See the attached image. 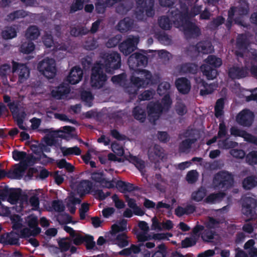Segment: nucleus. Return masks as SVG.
Returning <instances> with one entry per match:
<instances>
[{"label":"nucleus","mask_w":257,"mask_h":257,"mask_svg":"<svg viewBox=\"0 0 257 257\" xmlns=\"http://www.w3.org/2000/svg\"><path fill=\"white\" fill-rule=\"evenodd\" d=\"M116 187L119 191L122 193L126 192H131L134 190H137L133 184L126 182L121 180H118L116 183Z\"/></svg>","instance_id":"bb28decb"},{"label":"nucleus","mask_w":257,"mask_h":257,"mask_svg":"<svg viewBox=\"0 0 257 257\" xmlns=\"http://www.w3.org/2000/svg\"><path fill=\"white\" fill-rule=\"evenodd\" d=\"M92 188V183L89 180H83L78 185V189L80 192L89 191Z\"/></svg>","instance_id":"a18cd8bd"},{"label":"nucleus","mask_w":257,"mask_h":257,"mask_svg":"<svg viewBox=\"0 0 257 257\" xmlns=\"http://www.w3.org/2000/svg\"><path fill=\"white\" fill-rule=\"evenodd\" d=\"M126 79V75L125 73L123 72L120 74L113 76L111 78V80L114 84L120 85L124 83Z\"/></svg>","instance_id":"de8ad7c7"},{"label":"nucleus","mask_w":257,"mask_h":257,"mask_svg":"<svg viewBox=\"0 0 257 257\" xmlns=\"http://www.w3.org/2000/svg\"><path fill=\"white\" fill-rule=\"evenodd\" d=\"M162 105L164 108V111H168L171 107L172 100L168 94H165L162 99Z\"/></svg>","instance_id":"052dcab7"},{"label":"nucleus","mask_w":257,"mask_h":257,"mask_svg":"<svg viewBox=\"0 0 257 257\" xmlns=\"http://www.w3.org/2000/svg\"><path fill=\"white\" fill-rule=\"evenodd\" d=\"M27 15V13L23 10L16 11L9 15V19L12 21L15 20L16 19L20 18H24Z\"/></svg>","instance_id":"680f3d73"},{"label":"nucleus","mask_w":257,"mask_h":257,"mask_svg":"<svg viewBox=\"0 0 257 257\" xmlns=\"http://www.w3.org/2000/svg\"><path fill=\"white\" fill-rule=\"evenodd\" d=\"M147 109L150 121L154 123L159 119L164 111L162 104L158 101L150 102L147 106Z\"/></svg>","instance_id":"9b49d317"},{"label":"nucleus","mask_w":257,"mask_h":257,"mask_svg":"<svg viewBox=\"0 0 257 257\" xmlns=\"http://www.w3.org/2000/svg\"><path fill=\"white\" fill-rule=\"evenodd\" d=\"M130 161L140 171L143 170L145 168V162L136 156H130Z\"/></svg>","instance_id":"49530a36"},{"label":"nucleus","mask_w":257,"mask_h":257,"mask_svg":"<svg viewBox=\"0 0 257 257\" xmlns=\"http://www.w3.org/2000/svg\"><path fill=\"white\" fill-rule=\"evenodd\" d=\"M247 33L239 34L236 39V48L240 50L245 51L247 49L249 45V41L247 37Z\"/></svg>","instance_id":"a878e982"},{"label":"nucleus","mask_w":257,"mask_h":257,"mask_svg":"<svg viewBox=\"0 0 257 257\" xmlns=\"http://www.w3.org/2000/svg\"><path fill=\"white\" fill-rule=\"evenodd\" d=\"M141 53L136 52L132 54L128 58L127 63L131 69L134 70V74H136V70L140 69L139 67H145L148 62V58L146 56L150 50H141Z\"/></svg>","instance_id":"423d86ee"},{"label":"nucleus","mask_w":257,"mask_h":257,"mask_svg":"<svg viewBox=\"0 0 257 257\" xmlns=\"http://www.w3.org/2000/svg\"><path fill=\"white\" fill-rule=\"evenodd\" d=\"M121 65L120 55L113 51L104 54L103 63H96L91 69L90 83L93 87L100 88L105 84L107 77L104 72L112 74L115 70L119 69Z\"/></svg>","instance_id":"f257e3e1"},{"label":"nucleus","mask_w":257,"mask_h":257,"mask_svg":"<svg viewBox=\"0 0 257 257\" xmlns=\"http://www.w3.org/2000/svg\"><path fill=\"white\" fill-rule=\"evenodd\" d=\"M134 117L141 122L145 121L146 117V110L140 106L135 107L133 110Z\"/></svg>","instance_id":"473e14b6"},{"label":"nucleus","mask_w":257,"mask_h":257,"mask_svg":"<svg viewBox=\"0 0 257 257\" xmlns=\"http://www.w3.org/2000/svg\"><path fill=\"white\" fill-rule=\"evenodd\" d=\"M146 4V14L148 17H151L154 14L153 7L154 6V0H147L145 3Z\"/></svg>","instance_id":"69168bd1"},{"label":"nucleus","mask_w":257,"mask_h":257,"mask_svg":"<svg viewBox=\"0 0 257 257\" xmlns=\"http://www.w3.org/2000/svg\"><path fill=\"white\" fill-rule=\"evenodd\" d=\"M9 108L19 127L22 130H26V128L23 125L24 120L26 116V112L24 110L20 111V110H19L17 111V106L11 104L9 105Z\"/></svg>","instance_id":"a211bd4d"},{"label":"nucleus","mask_w":257,"mask_h":257,"mask_svg":"<svg viewBox=\"0 0 257 257\" xmlns=\"http://www.w3.org/2000/svg\"><path fill=\"white\" fill-rule=\"evenodd\" d=\"M197 51L199 53L207 54L211 53L213 47L209 41H203L197 43L196 45Z\"/></svg>","instance_id":"cd10ccee"},{"label":"nucleus","mask_w":257,"mask_h":257,"mask_svg":"<svg viewBox=\"0 0 257 257\" xmlns=\"http://www.w3.org/2000/svg\"><path fill=\"white\" fill-rule=\"evenodd\" d=\"M196 141L194 139H186L182 141L179 145V150L181 152H185L186 150L189 149L192 145Z\"/></svg>","instance_id":"37998d69"},{"label":"nucleus","mask_w":257,"mask_h":257,"mask_svg":"<svg viewBox=\"0 0 257 257\" xmlns=\"http://www.w3.org/2000/svg\"><path fill=\"white\" fill-rule=\"evenodd\" d=\"M202 85L203 86L204 88L201 89L200 91V94L202 96L212 93L216 87V85L214 83H210L208 84L204 81L202 82Z\"/></svg>","instance_id":"58836bf2"},{"label":"nucleus","mask_w":257,"mask_h":257,"mask_svg":"<svg viewBox=\"0 0 257 257\" xmlns=\"http://www.w3.org/2000/svg\"><path fill=\"white\" fill-rule=\"evenodd\" d=\"M84 2L85 0H75L70 7V13H74L77 11L82 9Z\"/></svg>","instance_id":"4d7b16f0"},{"label":"nucleus","mask_w":257,"mask_h":257,"mask_svg":"<svg viewBox=\"0 0 257 257\" xmlns=\"http://www.w3.org/2000/svg\"><path fill=\"white\" fill-rule=\"evenodd\" d=\"M197 172L196 170L189 171L186 175V180L190 183H195L197 179Z\"/></svg>","instance_id":"338daca9"},{"label":"nucleus","mask_w":257,"mask_h":257,"mask_svg":"<svg viewBox=\"0 0 257 257\" xmlns=\"http://www.w3.org/2000/svg\"><path fill=\"white\" fill-rule=\"evenodd\" d=\"M60 149L63 154V155L65 157L72 155L78 156L80 155L81 153V149L77 146H75L71 148L61 147Z\"/></svg>","instance_id":"c9c22d12"},{"label":"nucleus","mask_w":257,"mask_h":257,"mask_svg":"<svg viewBox=\"0 0 257 257\" xmlns=\"http://www.w3.org/2000/svg\"><path fill=\"white\" fill-rule=\"evenodd\" d=\"M237 146V143L230 141L229 137L219 140L218 142V146L221 149L228 150L230 149H233Z\"/></svg>","instance_id":"72a5a7b5"},{"label":"nucleus","mask_w":257,"mask_h":257,"mask_svg":"<svg viewBox=\"0 0 257 257\" xmlns=\"http://www.w3.org/2000/svg\"><path fill=\"white\" fill-rule=\"evenodd\" d=\"M198 70L197 64L193 63H185L181 65L180 72L184 74H196Z\"/></svg>","instance_id":"7c9ffc66"},{"label":"nucleus","mask_w":257,"mask_h":257,"mask_svg":"<svg viewBox=\"0 0 257 257\" xmlns=\"http://www.w3.org/2000/svg\"><path fill=\"white\" fill-rule=\"evenodd\" d=\"M254 118V113L250 110L245 109L236 115V120L240 125L249 127L252 125Z\"/></svg>","instance_id":"dca6fc26"},{"label":"nucleus","mask_w":257,"mask_h":257,"mask_svg":"<svg viewBox=\"0 0 257 257\" xmlns=\"http://www.w3.org/2000/svg\"><path fill=\"white\" fill-rule=\"evenodd\" d=\"M230 153L233 157L239 159L244 158L245 155L244 151L241 149H232Z\"/></svg>","instance_id":"774afa93"},{"label":"nucleus","mask_w":257,"mask_h":257,"mask_svg":"<svg viewBox=\"0 0 257 257\" xmlns=\"http://www.w3.org/2000/svg\"><path fill=\"white\" fill-rule=\"evenodd\" d=\"M248 72L247 67L234 65L228 69V76L232 79H239L246 77Z\"/></svg>","instance_id":"f3484780"},{"label":"nucleus","mask_w":257,"mask_h":257,"mask_svg":"<svg viewBox=\"0 0 257 257\" xmlns=\"http://www.w3.org/2000/svg\"><path fill=\"white\" fill-rule=\"evenodd\" d=\"M175 84L178 91L182 94H187L190 91L191 83L186 77L177 78Z\"/></svg>","instance_id":"412c9836"},{"label":"nucleus","mask_w":257,"mask_h":257,"mask_svg":"<svg viewBox=\"0 0 257 257\" xmlns=\"http://www.w3.org/2000/svg\"><path fill=\"white\" fill-rule=\"evenodd\" d=\"M201 10V6H194L190 13H189L188 8L185 5L181 7V10L177 9L172 11L171 14L174 18V23L175 27L182 28L180 30L189 31L190 32H198L200 31L199 28L194 23L188 21V19L198 14Z\"/></svg>","instance_id":"f03ea898"},{"label":"nucleus","mask_w":257,"mask_h":257,"mask_svg":"<svg viewBox=\"0 0 257 257\" xmlns=\"http://www.w3.org/2000/svg\"><path fill=\"white\" fill-rule=\"evenodd\" d=\"M204 61L205 64L201 65L200 69L203 75L205 76L207 79L213 80L217 76L216 68L222 65V60L215 55H210Z\"/></svg>","instance_id":"20e7f679"},{"label":"nucleus","mask_w":257,"mask_h":257,"mask_svg":"<svg viewBox=\"0 0 257 257\" xmlns=\"http://www.w3.org/2000/svg\"><path fill=\"white\" fill-rule=\"evenodd\" d=\"M0 198L2 201H8L11 204H17L19 200H23L20 188H9L5 186L1 189Z\"/></svg>","instance_id":"6e6552de"},{"label":"nucleus","mask_w":257,"mask_h":257,"mask_svg":"<svg viewBox=\"0 0 257 257\" xmlns=\"http://www.w3.org/2000/svg\"><path fill=\"white\" fill-rule=\"evenodd\" d=\"M154 37L158 41L166 45H170L172 43V38L168 35V33H154Z\"/></svg>","instance_id":"4c0bfd02"},{"label":"nucleus","mask_w":257,"mask_h":257,"mask_svg":"<svg viewBox=\"0 0 257 257\" xmlns=\"http://www.w3.org/2000/svg\"><path fill=\"white\" fill-rule=\"evenodd\" d=\"M225 195V193L222 192L212 193L205 198L204 202L206 203L214 204L221 201Z\"/></svg>","instance_id":"2f4dec72"},{"label":"nucleus","mask_w":257,"mask_h":257,"mask_svg":"<svg viewBox=\"0 0 257 257\" xmlns=\"http://www.w3.org/2000/svg\"><path fill=\"white\" fill-rule=\"evenodd\" d=\"M159 24L160 27L165 30H169L171 26L169 18L165 16L161 17L159 20Z\"/></svg>","instance_id":"864d4df0"},{"label":"nucleus","mask_w":257,"mask_h":257,"mask_svg":"<svg viewBox=\"0 0 257 257\" xmlns=\"http://www.w3.org/2000/svg\"><path fill=\"white\" fill-rule=\"evenodd\" d=\"M71 238L73 243L76 245H80L84 243L87 250L93 249L95 247L96 244L94 241V237L91 235L85 234L84 235H82L76 232L74 236H72Z\"/></svg>","instance_id":"9d476101"},{"label":"nucleus","mask_w":257,"mask_h":257,"mask_svg":"<svg viewBox=\"0 0 257 257\" xmlns=\"http://www.w3.org/2000/svg\"><path fill=\"white\" fill-rule=\"evenodd\" d=\"M246 162L250 165L257 164V151H252L249 152L245 157Z\"/></svg>","instance_id":"09e8293b"},{"label":"nucleus","mask_w":257,"mask_h":257,"mask_svg":"<svg viewBox=\"0 0 257 257\" xmlns=\"http://www.w3.org/2000/svg\"><path fill=\"white\" fill-rule=\"evenodd\" d=\"M11 71V66L7 64H4L0 66V77L3 79H7V76Z\"/></svg>","instance_id":"bf43d9fd"},{"label":"nucleus","mask_w":257,"mask_h":257,"mask_svg":"<svg viewBox=\"0 0 257 257\" xmlns=\"http://www.w3.org/2000/svg\"><path fill=\"white\" fill-rule=\"evenodd\" d=\"M139 38H127L118 45L119 51L125 56H128L137 49Z\"/></svg>","instance_id":"ddd939ff"},{"label":"nucleus","mask_w":257,"mask_h":257,"mask_svg":"<svg viewBox=\"0 0 257 257\" xmlns=\"http://www.w3.org/2000/svg\"><path fill=\"white\" fill-rule=\"evenodd\" d=\"M146 3H144L142 5H137V7L136 10V18L139 20H143L144 19L145 15L144 14L145 8H146Z\"/></svg>","instance_id":"3c124183"},{"label":"nucleus","mask_w":257,"mask_h":257,"mask_svg":"<svg viewBox=\"0 0 257 257\" xmlns=\"http://www.w3.org/2000/svg\"><path fill=\"white\" fill-rule=\"evenodd\" d=\"M70 88L64 84H60L56 90H53L51 92L52 96L58 99H60L70 93Z\"/></svg>","instance_id":"c85d7f7f"},{"label":"nucleus","mask_w":257,"mask_h":257,"mask_svg":"<svg viewBox=\"0 0 257 257\" xmlns=\"http://www.w3.org/2000/svg\"><path fill=\"white\" fill-rule=\"evenodd\" d=\"M248 11L249 7L247 2L244 0L240 1L239 6L236 8H232L231 11L228 12V21L226 24L228 30H230L234 13H236L237 14L241 16L247 14Z\"/></svg>","instance_id":"2eb2a0df"},{"label":"nucleus","mask_w":257,"mask_h":257,"mask_svg":"<svg viewBox=\"0 0 257 257\" xmlns=\"http://www.w3.org/2000/svg\"><path fill=\"white\" fill-rule=\"evenodd\" d=\"M230 132L231 135L235 137H242L248 143L249 142L252 135L245 131L238 128L236 126H232L230 129Z\"/></svg>","instance_id":"c756f323"},{"label":"nucleus","mask_w":257,"mask_h":257,"mask_svg":"<svg viewBox=\"0 0 257 257\" xmlns=\"http://www.w3.org/2000/svg\"><path fill=\"white\" fill-rule=\"evenodd\" d=\"M12 157L15 161H22V163L24 161L25 158L27 157V153L24 151H19L17 150H15L12 152Z\"/></svg>","instance_id":"603ef678"},{"label":"nucleus","mask_w":257,"mask_h":257,"mask_svg":"<svg viewBox=\"0 0 257 257\" xmlns=\"http://www.w3.org/2000/svg\"><path fill=\"white\" fill-rule=\"evenodd\" d=\"M227 135V128L225 123L222 121L219 123V130L217 136L219 139L223 138Z\"/></svg>","instance_id":"0e129e2a"},{"label":"nucleus","mask_w":257,"mask_h":257,"mask_svg":"<svg viewBox=\"0 0 257 257\" xmlns=\"http://www.w3.org/2000/svg\"><path fill=\"white\" fill-rule=\"evenodd\" d=\"M132 8V4L128 2H124L119 4L116 8V11L121 15H125Z\"/></svg>","instance_id":"c03bdc74"},{"label":"nucleus","mask_w":257,"mask_h":257,"mask_svg":"<svg viewBox=\"0 0 257 257\" xmlns=\"http://www.w3.org/2000/svg\"><path fill=\"white\" fill-rule=\"evenodd\" d=\"M196 243V240L192 237H186L181 241V246L182 248H187L195 245Z\"/></svg>","instance_id":"e2e57ef3"},{"label":"nucleus","mask_w":257,"mask_h":257,"mask_svg":"<svg viewBox=\"0 0 257 257\" xmlns=\"http://www.w3.org/2000/svg\"><path fill=\"white\" fill-rule=\"evenodd\" d=\"M136 74L130 77V83L125 87V91L130 95H136L141 88H146L153 84V77L152 73L146 69L136 70Z\"/></svg>","instance_id":"7ed1b4c3"},{"label":"nucleus","mask_w":257,"mask_h":257,"mask_svg":"<svg viewBox=\"0 0 257 257\" xmlns=\"http://www.w3.org/2000/svg\"><path fill=\"white\" fill-rule=\"evenodd\" d=\"M91 179L96 183H98L103 188H113L114 182L113 180H109L105 177L103 172H94L91 175Z\"/></svg>","instance_id":"6ab92c4d"},{"label":"nucleus","mask_w":257,"mask_h":257,"mask_svg":"<svg viewBox=\"0 0 257 257\" xmlns=\"http://www.w3.org/2000/svg\"><path fill=\"white\" fill-rule=\"evenodd\" d=\"M12 72L14 74H18L20 83H23L30 75V70L26 64L19 63L14 61L12 62Z\"/></svg>","instance_id":"f8f14e48"},{"label":"nucleus","mask_w":257,"mask_h":257,"mask_svg":"<svg viewBox=\"0 0 257 257\" xmlns=\"http://www.w3.org/2000/svg\"><path fill=\"white\" fill-rule=\"evenodd\" d=\"M98 46V42L93 37H88L83 44V47L87 50H93Z\"/></svg>","instance_id":"e433bc0d"},{"label":"nucleus","mask_w":257,"mask_h":257,"mask_svg":"<svg viewBox=\"0 0 257 257\" xmlns=\"http://www.w3.org/2000/svg\"><path fill=\"white\" fill-rule=\"evenodd\" d=\"M121 38V35H117L115 37L109 39L106 43L107 48H113L115 47L120 42Z\"/></svg>","instance_id":"5fc2aeb1"},{"label":"nucleus","mask_w":257,"mask_h":257,"mask_svg":"<svg viewBox=\"0 0 257 257\" xmlns=\"http://www.w3.org/2000/svg\"><path fill=\"white\" fill-rule=\"evenodd\" d=\"M116 244L120 247H125L128 244L127 236L125 233L117 234L115 238Z\"/></svg>","instance_id":"ea45409f"},{"label":"nucleus","mask_w":257,"mask_h":257,"mask_svg":"<svg viewBox=\"0 0 257 257\" xmlns=\"http://www.w3.org/2000/svg\"><path fill=\"white\" fill-rule=\"evenodd\" d=\"M43 42L44 45L47 48L54 47L53 50H66L67 49L65 45L56 44L53 40L51 33H45L43 37Z\"/></svg>","instance_id":"5701e85b"},{"label":"nucleus","mask_w":257,"mask_h":257,"mask_svg":"<svg viewBox=\"0 0 257 257\" xmlns=\"http://www.w3.org/2000/svg\"><path fill=\"white\" fill-rule=\"evenodd\" d=\"M216 234V233L214 230H212L208 228V229H205L203 231L202 237L204 240L209 241L214 238Z\"/></svg>","instance_id":"6e6d98bb"},{"label":"nucleus","mask_w":257,"mask_h":257,"mask_svg":"<svg viewBox=\"0 0 257 257\" xmlns=\"http://www.w3.org/2000/svg\"><path fill=\"white\" fill-rule=\"evenodd\" d=\"M233 182L232 174L227 171L222 170L214 175L212 185L215 189L227 190L232 186Z\"/></svg>","instance_id":"39448f33"},{"label":"nucleus","mask_w":257,"mask_h":257,"mask_svg":"<svg viewBox=\"0 0 257 257\" xmlns=\"http://www.w3.org/2000/svg\"><path fill=\"white\" fill-rule=\"evenodd\" d=\"M41 33H25V37L27 40L22 42L20 50L23 54H29L32 53L35 48V45L32 41L37 39Z\"/></svg>","instance_id":"4468645a"},{"label":"nucleus","mask_w":257,"mask_h":257,"mask_svg":"<svg viewBox=\"0 0 257 257\" xmlns=\"http://www.w3.org/2000/svg\"><path fill=\"white\" fill-rule=\"evenodd\" d=\"M137 26L133 20L129 18H125L121 20L116 26V29L119 31L126 32L128 31H136Z\"/></svg>","instance_id":"aec40b11"},{"label":"nucleus","mask_w":257,"mask_h":257,"mask_svg":"<svg viewBox=\"0 0 257 257\" xmlns=\"http://www.w3.org/2000/svg\"><path fill=\"white\" fill-rule=\"evenodd\" d=\"M111 148L112 151L116 155L121 157L122 156L124 153V151L123 147L116 142H113L111 144Z\"/></svg>","instance_id":"8fccbe9b"},{"label":"nucleus","mask_w":257,"mask_h":257,"mask_svg":"<svg viewBox=\"0 0 257 257\" xmlns=\"http://www.w3.org/2000/svg\"><path fill=\"white\" fill-rule=\"evenodd\" d=\"M0 243L4 245H19V238L14 233H6L0 235Z\"/></svg>","instance_id":"393cba45"},{"label":"nucleus","mask_w":257,"mask_h":257,"mask_svg":"<svg viewBox=\"0 0 257 257\" xmlns=\"http://www.w3.org/2000/svg\"><path fill=\"white\" fill-rule=\"evenodd\" d=\"M170 87L171 86L169 82H162L158 86L157 89L158 93L160 95L165 94L170 89Z\"/></svg>","instance_id":"13d9d810"},{"label":"nucleus","mask_w":257,"mask_h":257,"mask_svg":"<svg viewBox=\"0 0 257 257\" xmlns=\"http://www.w3.org/2000/svg\"><path fill=\"white\" fill-rule=\"evenodd\" d=\"M83 71L79 66H75L72 68L68 76L67 81L71 84L74 85L78 83L82 78Z\"/></svg>","instance_id":"4be33fe9"},{"label":"nucleus","mask_w":257,"mask_h":257,"mask_svg":"<svg viewBox=\"0 0 257 257\" xmlns=\"http://www.w3.org/2000/svg\"><path fill=\"white\" fill-rule=\"evenodd\" d=\"M242 185L245 189H250L257 185V181L253 176H250L243 180Z\"/></svg>","instance_id":"a19ab883"},{"label":"nucleus","mask_w":257,"mask_h":257,"mask_svg":"<svg viewBox=\"0 0 257 257\" xmlns=\"http://www.w3.org/2000/svg\"><path fill=\"white\" fill-rule=\"evenodd\" d=\"M81 98L82 100L86 103L88 106L90 107L92 105V100L94 98L90 91L84 90L81 93Z\"/></svg>","instance_id":"79ce46f5"},{"label":"nucleus","mask_w":257,"mask_h":257,"mask_svg":"<svg viewBox=\"0 0 257 257\" xmlns=\"http://www.w3.org/2000/svg\"><path fill=\"white\" fill-rule=\"evenodd\" d=\"M241 211L246 217L252 219L255 215L257 200L250 197H244L241 200Z\"/></svg>","instance_id":"1a4fd4ad"},{"label":"nucleus","mask_w":257,"mask_h":257,"mask_svg":"<svg viewBox=\"0 0 257 257\" xmlns=\"http://www.w3.org/2000/svg\"><path fill=\"white\" fill-rule=\"evenodd\" d=\"M206 193V189L201 186L197 190L192 193L191 199L196 202H200L205 197Z\"/></svg>","instance_id":"f704fd0d"},{"label":"nucleus","mask_w":257,"mask_h":257,"mask_svg":"<svg viewBox=\"0 0 257 257\" xmlns=\"http://www.w3.org/2000/svg\"><path fill=\"white\" fill-rule=\"evenodd\" d=\"M37 160H38L37 157H35L32 155L29 156L27 155V157L22 162V165L16 168L14 171V173L16 175H20L28 165H33Z\"/></svg>","instance_id":"b1692460"},{"label":"nucleus","mask_w":257,"mask_h":257,"mask_svg":"<svg viewBox=\"0 0 257 257\" xmlns=\"http://www.w3.org/2000/svg\"><path fill=\"white\" fill-rule=\"evenodd\" d=\"M37 69L48 79L53 78L56 74V63L53 58H46L38 64Z\"/></svg>","instance_id":"0eeeda50"}]
</instances>
